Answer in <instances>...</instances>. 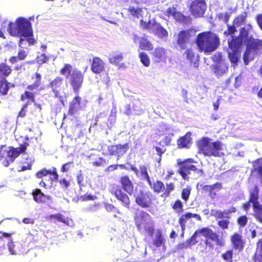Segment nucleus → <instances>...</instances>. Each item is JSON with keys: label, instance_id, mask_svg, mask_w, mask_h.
<instances>
[{"label": "nucleus", "instance_id": "obj_1", "mask_svg": "<svg viewBox=\"0 0 262 262\" xmlns=\"http://www.w3.org/2000/svg\"><path fill=\"white\" fill-rule=\"evenodd\" d=\"M199 234H202L206 238L204 243L201 242L198 246L200 248L201 252L202 253H208L212 251L214 245L213 242L219 247H223L225 245V240L223 237H220L219 235L211 229L208 227H203L197 229L193 234L186 241V246L182 244L183 247H191L195 245L198 241L196 239Z\"/></svg>", "mask_w": 262, "mask_h": 262}, {"label": "nucleus", "instance_id": "obj_2", "mask_svg": "<svg viewBox=\"0 0 262 262\" xmlns=\"http://www.w3.org/2000/svg\"><path fill=\"white\" fill-rule=\"evenodd\" d=\"M120 185L112 184L109 186V192L122 206L129 208L130 205V199L129 196L133 194L134 185L127 175L121 176L119 179Z\"/></svg>", "mask_w": 262, "mask_h": 262}, {"label": "nucleus", "instance_id": "obj_3", "mask_svg": "<svg viewBox=\"0 0 262 262\" xmlns=\"http://www.w3.org/2000/svg\"><path fill=\"white\" fill-rule=\"evenodd\" d=\"M223 144L219 140L212 142V139L203 137L196 142L198 153L205 157H221L223 155L222 152Z\"/></svg>", "mask_w": 262, "mask_h": 262}, {"label": "nucleus", "instance_id": "obj_4", "mask_svg": "<svg viewBox=\"0 0 262 262\" xmlns=\"http://www.w3.org/2000/svg\"><path fill=\"white\" fill-rule=\"evenodd\" d=\"M195 42L200 52L210 53L218 48L220 40L216 34L211 31H204L198 34Z\"/></svg>", "mask_w": 262, "mask_h": 262}, {"label": "nucleus", "instance_id": "obj_5", "mask_svg": "<svg viewBox=\"0 0 262 262\" xmlns=\"http://www.w3.org/2000/svg\"><path fill=\"white\" fill-rule=\"evenodd\" d=\"M31 83L27 87V90L21 95L20 99L22 101L27 100L31 102H35V90H43L42 85V75L38 72H36L30 77Z\"/></svg>", "mask_w": 262, "mask_h": 262}, {"label": "nucleus", "instance_id": "obj_6", "mask_svg": "<svg viewBox=\"0 0 262 262\" xmlns=\"http://www.w3.org/2000/svg\"><path fill=\"white\" fill-rule=\"evenodd\" d=\"M16 26L14 27V24L10 22L9 24L8 30L12 36L19 35L25 37L33 36V30L31 24L27 18L19 17L16 21Z\"/></svg>", "mask_w": 262, "mask_h": 262}, {"label": "nucleus", "instance_id": "obj_7", "mask_svg": "<svg viewBox=\"0 0 262 262\" xmlns=\"http://www.w3.org/2000/svg\"><path fill=\"white\" fill-rule=\"evenodd\" d=\"M245 45L246 48L243 58L244 63L248 64L256 56L260 55L262 53V39L250 38Z\"/></svg>", "mask_w": 262, "mask_h": 262}, {"label": "nucleus", "instance_id": "obj_8", "mask_svg": "<svg viewBox=\"0 0 262 262\" xmlns=\"http://www.w3.org/2000/svg\"><path fill=\"white\" fill-rule=\"evenodd\" d=\"M196 163L197 162L192 158H188L183 161L181 159L177 160V165L180 166L178 172L185 180H189L188 175L190 173V171L196 172L199 177L204 176L205 174L203 170L198 169L196 166L192 164Z\"/></svg>", "mask_w": 262, "mask_h": 262}, {"label": "nucleus", "instance_id": "obj_9", "mask_svg": "<svg viewBox=\"0 0 262 262\" xmlns=\"http://www.w3.org/2000/svg\"><path fill=\"white\" fill-rule=\"evenodd\" d=\"M136 226L139 231L144 229L152 234L154 231V222L150 215L144 210H141L134 217Z\"/></svg>", "mask_w": 262, "mask_h": 262}, {"label": "nucleus", "instance_id": "obj_10", "mask_svg": "<svg viewBox=\"0 0 262 262\" xmlns=\"http://www.w3.org/2000/svg\"><path fill=\"white\" fill-rule=\"evenodd\" d=\"M141 28L152 32L155 34L162 38L168 36L167 30L155 19H149L147 22L144 21L142 19L140 20Z\"/></svg>", "mask_w": 262, "mask_h": 262}, {"label": "nucleus", "instance_id": "obj_11", "mask_svg": "<svg viewBox=\"0 0 262 262\" xmlns=\"http://www.w3.org/2000/svg\"><path fill=\"white\" fill-rule=\"evenodd\" d=\"M153 195L150 191L140 190L135 195V203L142 208L147 209L153 205Z\"/></svg>", "mask_w": 262, "mask_h": 262}, {"label": "nucleus", "instance_id": "obj_12", "mask_svg": "<svg viewBox=\"0 0 262 262\" xmlns=\"http://www.w3.org/2000/svg\"><path fill=\"white\" fill-rule=\"evenodd\" d=\"M150 187L155 193L157 194L162 193L161 196L164 198L169 196L170 192L175 188L173 183H166L165 188L164 183L160 180H157L153 184L151 183V186Z\"/></svg>", "mask_w": 262, "mask_h": 262}, {"label": "nucleus", "instance_id": "obj_13", "mask_svg": "<svg viewBox=\"0 0 262 262\" xmlns=\"http://www.w3.org/2000/svg\"><path fill=\"white\" fill-rule=\"evenodd\" d=\"M68 79L74 92L78 94L83 82V73L80 70L74 69Z\"/></svg>", "mask_w": 262, "mask_h": 262}, {"label": "nucleus", "instance_id": "obj_14", "mask_svg": "<svg viewBox=\"0 0 262 262\" xmlns=\"http://www.w3.org/2000/svg\"><path fill=\"white\" fill-rule=\"evenodd\" d=\"M206 9L205 0H192L189 7L191 14L194 17H203Z\"/></svg>", "mask_w": 262, "mask_h": 262}, {"label": "nucleus", "instance_id": "obj_15", "mask_svg": "<svg viewBox=\"0 0 262 262\" xmlns=\"http://www.w3.org/2000/svg\"><path fill=\"white\" fill-rule=\"evenodd\" d=\"M166 14L168 17L172 16L177 21L182 24H190L192 22L190 16L184 15L182 12L177 11L174 6L169 7L166 10Z\"/></svg>", "mask_w": 262, "mask_h": 262}, {"label": "nucleus", "instance_id": "obj_16", "mask_svg": "<svg viewBox=\"0 0 262 262\" xmlns=\"http://www.w3.org/2000/svg\"><path fill=\"white\" fill-rule=\"evenodd\" d=\"M222 53L217 54V60L212 65L211 68L217 77H220L227 73L228 67L225 60L223 59Z\"/></svg>", "mask_w": 262, "mask_h": 262}, {"label": "nucleus", "instance_id": "obj_17", "mask_svg": "<svg viewBox=\"0 0 262 262\" xmlns=\"http://www.w3.org/2000/svg\"><path fill=\"white\" fill-rule=\"evenodd\" d=\"M129 148V144L127 143L111 145L107 147L108 154L111 156H117L119 159L126 154Z\"/></svg>", "mask_w": 262, "mask_h": 262}, {"label": "nucleus", "instance_id": "obj_18", "mask_svg": "<svg viewBox=\"0 0 262 262\" xmlns=\"http://www.w3.org/2000/svg\"><path fill=\"white\" fill-rule=\"evenodd\" d=\"M230 240L233 249L242 251L246 244V239L242 233L234 232L230 237Z\"/></svg>", "mask_w": 262, "mask_h": 262}, {"label": "nucleus", "instance_id": "obj_19", "mask_svg": "<svg viewBox=\"0 0 262 262\" xmlns=\"http://www.w3.org/2000/svg\"><path fill=\"white\" fill-rule=\"evenodd\" d=\"M150 54L154 63L165 62L167 58L166 49L161 47L155 48Z\"/></svg>", "mask_w": 262, "mask_h": 262}, {"label": "nucleus", "instance_id": "obj_20", "mask_svg": "<svg viewBox=\"0 0 262 262\" xmlns=\"http://www.w3.org/2000/svg\"><path fill=\"white\" fill-rule=\"evenodd\" d=\"M202 193L207 194L212 200L214 199L217 192L221 190L223 185L220 182H216L211 185H201Z\"/></svg>", "mask_w": 262, "mask_h": 262}, {"label": "nucleus", "instance_id": "obj_21", "mask_svg": "<svg viewBox=\"0 0 262 262\" xmlns=\"http://www.w3.org/2000/svg\"><path fill=\"white\" fill-rule=\"evenodd\" d=\"M191 35L189 30L179 31L177 35L176 42L181 50L186 48L190 41Z\"/></svg>", "mask_w": 262, "mask_h": 262}, {"label": "nucleus", "instance_id": "obj_22", "mask_svg": "<svg viewBox=\"0 0 262 262\" xmlns=\"http://www.w3.org/2000/svg\"><path fill=\"white\" fill-rule=\"evenodd\" d=\"M55 97H58L64 89V80L60 76H57L48 84Z\"/></svg>", "mask_w": 262, "mask_h": 262}, {"label": "nucleus", "instance_id": "obj_23", "mask_svg": "<svg viewBox=\"0 0 262 262\" xmlns=\"http://www.w3.org/2000/svg\"><path fill=\"white\" fill-rule=\"evenodd\" d=\"M49 175L50 180L51 182L57 181L59 179V174H58L57 169L55 167H52L51 169H47L46 168H42L37 171L35 176L38 179H42L43 177Z\"/></svg>", "mask_w": 262, "mask_h": 262}, {"label": "nucleus", "instance_id": "obj_24", "mask_svg": "<svg viewBox=\"0 0 262 262\" xmlns=\"http://www.w3.org/2000/svg\"><path fill=\"white\" fill-rule=\"evenodd\" d=\"M82 108V98L79 95H76L69 103L68 115L74 116Z\"/></svg>", "mask_w": 262, "mask_h": 262}, {"label": "nucleus", "instance_id": "obj_25", "mask_svg": "<svg viewBox=\"0 0 262 262\" xmlns=\"http://www.w3.org/2000/svg\"><path fill=\"white\" fill-rule=\"evenodd\" d=\"M29 145V144L28 142H24L20 144L19 147H10L9 150L7 152V156L11 159V162H13L14 160L21 154H25Z\"/></svg>", "mask_w": 262, "mask_h": 262}, {"label": "nucleus", "instance_id": "obj_26", "mask_svg": "<svg viewBox=\"0 0 262 262\" xmlns=\"http://www.w3.org/2000/svg\"><path fill=\"white\" fill-rule=\"evenodd\" d=\"M124 58V55L123 53L115 51L110 55L108 60L111 63L120 68L125 67V64L123 63Z\"/></svg>", "mask_w": 262, "mask_h": 262}, {"label": "nucleus", "instance_id": "obj_27", "mask_svg": "<svg viewBox=\"0 0 262 262\" xmlns=\"http://www.w3.org/2000/svg\"><path fill=\"white\" fill-rule=\"evenodd\" d=\"M91 70L94 73L99 74L104 71L105 63L99 57H94L92 59Z\"/></svg>", "mask_w": 262, "mask_h": 262}, {"label": "nucleus", "instance_id": "obj_28", "mask_svg": "<svg viewBox=\"0 0 262 262\" xmlns=\"http://www.w3.org/2000/svg\"><path fill=\"white\" fill-rule=\"evenodd\" d=\"M195 218L198 221L201 220V216L196 213H192L191 212H186L182 214L178 219V223L181 229H186L187 222L191 218Z\"/></svg>", "mask_w": 262, "mask_h": 262}, {"label": "nucleus", "instance_id": "obj_29", "mask_svg": "<svg viewBox=\"0 0 262 262\" xmlns=\"http://www.w3.org/2000/svg\"><path fill=\"white\" fill-rule=\"evenodd\" d=\"M191 136V133L188 132L184 136L180 137L177 141L178 147L180 149L189 148L192 143Z\"/></svg>", "mask_w": 262, "mask_h": 262}, {"label": "nucleus", "instance_id": "obj_30", "mask_svg": "<svg viewBox=\"0 0 262 262\" xmlns=\"http://www.w3.org/2000/svg\"><path fill=\"white\" fill-rule=\"evenodd\" d=\"M243 41L244 40L239 36H232L231 39L228 40V47L232 51L239 52L243 45Z\"/></svg>", "mask_w": 262, "mask_h": 262}, {"label": "nucleus", "instance_id": "obj_31", "mask_svg": "<svg viewBox=\"0 0 262 262\" xmlns=\"http://www.w3.org/2000/svg\"><path fill=\"white\" fill-rule=\"evenodd\" d=\"M253 30L252 26L250 24H247L239 29V36L242 38L245 43L249 41L250 38L253 37L250 35V33Z\"/></svg>", "mask_w": 262, "mask_h": 262}, {"label": "nucleus", "instance_id": "obj_32", "mask_svg": "<svg viewBox=\"0 0 262 262\" xmlns=\"http://www.w3.org/2000/svg\"><path fill=\"white\" fill-rule=\"evenodd\" d=\"M236 211V208L232 206L229 209L225 210L224 211H221L220 210H215L213 213H212V215L216 220H218L219 219H223L224 217L225 219H229L230 218L229 214L234 213Z\"/></svg>", "mask_w": 262, "mask_h": 262}, {"label": "nucleus", "instance_id": "obj_33", "mask_svg": "<svg viewBox=\"0 0 262 262\" xmlns=\"http://www.w3.org/2000/svg\"><path fill=\"white\" fill-rule=\"evenodd\" d=\"M34 200L37 203H44L47 200H50V196L41 192L40 189L36 188L32 193Z\"/></svg>", "mask_w": 262, "mask_h": 262}, {"label": "nucleus", "instance_id": "obj_34", "mask_svg": "<svg viewBox=\"0 0 262 262\" xmlns=\"http://www.w3.org/2000/svg\"><path fill=\"white\" fill-rule=\"evenodd\" d=\"M165 239L161 230H157L155 238L152 241L154 246L156 248L162 247L166 249Z\"/></svg>", "mask_w": 262, "mask_h": 262}, {"label": "nucleus", "instance_id": "obj_35", "mask_svg": "<svg viewBox=\"0 0 262 262\" xmlns=\"http://www.w3.org/2000/svg\"><path fill=\"white\" fill-rule=\"evenodd\" d=\"M253 209V216L255 220L262 224V205L259 202L252 204Z\"/></svg>", "mask_w": 262, "mask_h": 262}, {"label": "nucleus", "instance_id": "obj_36", "mask_svg": "<svg viewBox=\"0 0 262 262\" xmlns=\"http://www.w3.org/2000/svg\"><path fill=\"white\" fill-rule=\"evenodd\" d=\"M11 67L6 63H0V79H6L12 73Z\"/></svg>", "mask_w": 262, "mask_h": 262}, {"label": "nucleus", "instance_id": "obj_37", "mask_svg": "<svg viewBox=\"0 0 262 262\" xmlns=\"http://www.w3.org/2000/svg\"><path fill=\"white\" fill-rule=\"evenodd\" d=\"M139 47L141 50L151 51L153 50V44L146 38L141 37L139 42Z\"/></svg>", "mask_w": 262, "mask_h": 262}, {"label": "nucleus", "instance_id": "obj_38", "mask_svg": "<svg viewBox=\"0 0 262 262\" xmlns=\"http://www.w3.org/2000/svg\"><path fill=\"white\" fill-rule=\"evenodd\" d=\"M8 246L10 252L13 254H18L22 252L21 245L18 242H9Z\"/></svg>", "mask_w": 262, "mask_h": 262}, {"label": "nucleus", "instance_id": "obj_39", "mask_svg": "<svg viewBox=\"0 0 262 262\" xmlns=\"http://www.w3.org/2000/svg\"><path fill=\"white\" fill-rule=\"evenodd\" d=\"M259 189L257 185H255L253 188L250 190L249 194V202L252 204L259 202L258 201Z\"/></svg>", "mask_w": 262, "mask_h": 262}, {"label": "nucleus", "instance_id": "obj_40", "mask_svg": "<svg viewBox=\"0 0 262 262\" xmlns=\"http://www.w3.org/2000/svg\"><path fill=\"white\" fill-rule=\"evenodd\" d=\"M74 69L70 63H64L63 67L60 69L59 72L62 76L66 77V79H69L71 75L72 72Z\"/></svg>", "mask_w": 262, "mask_h": 262}, {"label": "nucleus", "instance_id": "obj_41", "mask_svg": "<svg viewBox=\"0 0 262 262\" xmlns=\"http://www.w3.org/2000/svg\"><path fill=\"white\" fill-rule=\"evenodd\" d=\"M31 37H26V38H20L18 41V46L21 48H26L27 46L34 45L36 41L34 38Z\"/></svg>", "mask_w": 262, "mask_h": 262}, {"label": "nucleus", "instance_id": "obj_42", "mask_svg": "<svg viewBox=\"0 0 262 262\" xmlns=\"http://www.w3.org/2000/svg\"><path fill=\"white\" fill-rule=\"evenodd\" d=\"M49 217L51 219H55L57 221L61 222L67 225L70 226L71 223H73L72 220L71 219L65 218L63 215L60 213H56L51 214L49 215Z\"/></svg>", "mask_w": 262, "mask_h": 262}, {"label": "nucleus", "instance_id": "obj_43", "mask_svg": "<svg viewBox=\"0 0 262 262\" xmlns=\"http://www.w3.org/2000/svg\"><path fill=\"white\" fill-rule=\"evenodd\" d=\"M140 175L143 179L145 180L149 186H151V181L148 174L147 168L146 165H142L139 166Z\"/></svg>", "mask_w": 262, "mask_h": 262}, {"label": "nucleus", "instance_id": "obj_44", "mask_svg": "<svg viewBox=\"0 0 262 262\" xmlns=\"http://www.w3.org/2000/svg\"><path fill=\"white\" fill-rule=\"evenodd\" d=\"M127 11L133 18H139L142 17L143 11L141 8L129 6L127 9Z\"/></svg>", "mask_w": 262, "mask_h": 262}, {"label": "nucleus", "instance_id": "obj_45", "mask_svg": "<svg viewBox=\"0 0 262 262\" xmlns=\"http://www.w3.org/2000/svg\"><path fill=\"white\" fill-rule=\"evenodd\" d=\"M139 57L140 62L145 67H148L150 64V60L148 54L143 51L139 53Z\"/></svg>", "mask_w": 262, "mask_h": 262}, {"label": "nucleus", "instance_id": "obj_46", "mask_svg": "<svg viewBox=\"0 0 262 262\" xmlns=\"http://www.w3.org/2000/svg\"><path fill=\"white\" fill-rule=\"evenodd\" d=\"M247 13L246 12H244L241 15L237 16L233 20V24L236 27H239L243 24L247 18Z\"/></svg>", "mask_w": 262, "mask_h": 262}, {"label": "nucleus", "instance_id": "obj_47", "mask_svg": "<svg viewBox=\"0 0 262 262\" xmlns=\"http://www.w3.org/2000/svg\"><path fill=\"white\" fill-rule=\"evenodd\" d=\"M10 83L6 79H0V94L6 95L9 89Z\"/></svg>", "mask_w": 262, "mask_h": 262}, {"label": "nucleus", "instance_id": "obj_48", "mask_svg": "<svg viewBox=\"0 0 262 262\" xmlns=\"http://www.w3.org/2000/svg\"><path fill=\"white\" fill-rule=\"evenodd\" d=\"M135 103L128 104L125 110V114L127 115H130L134 112L135 115L140 114L142 112V109L139 108H135Z\"/></svg>", "mask_w": 262, "mask_h": 262}, {"label": "nucleus", "instance_id": "obj_49", "mask_svg": "<svg viewBox=\"0 0 262 262\" xmlns=\"http://www.w3.org/2000/svg\"><path fill=\"white\" fill-rule=\"evenodd\" d=\"M172 208L179 213L183 211V205L182 202L179 199L177 200L173 204L171 205Z\"/></svg>", "mask_w": 262, "mask_h": 262}, {"label": "nucleus", "instance_id": "obj_50", "mask_svg": "<svg viewBox=\"0 0 262 262\" xmlns=\"http://www.w3.org/2000/svg\"><path fill=\"white\" fill-rule=\"evenodd\" d=\"M239 52L232 51L228 53V57L233 67L237 64L238 61V53Z\"/></svg>", "mask_w": 262, "mask_h": 262}, {"label": "nucleus", "instance_id": "obj_51", "mask_svg": "<svg viewBox=\"0 0 262 262\" xmlns=\"http://www.w3.org/2000/svg\"><path fill=\"white\" fill-rule=\"evenodd\" d=\"M174 136L173 133L168 134L167 136H165L163 139L159 143V145H163L164 146H169L171 144L172 137Z\"/></svg>", "mask_w": 262, "mask_h": 262}, {"label": "nucleus", "instance_id": "obj_52", "mask_svg": "<svg viewBox=\"0 0 262 262\" xmlns=\"http://www.w3.org/2000/svg\"><path fill=\"white\" fill-rule=\"evenodd\" d=\"M191 188L190 186L183 188L181 192V198L185 202H187L190 195Z\"/></svg>", "mask_w": 262, "mask_h": 262}, {"label": "nucleus", "instance_id": "obj_53", "mask_svg": "<svg viewBox=\"0 0 262 262\" xmlns=\"http://www.w3.org/2000/svg\"><path fill=\"white\" fill-rule=\"evenodd\" d=\"M233 255V250H228L222 254V257L225 261L232 262Z\"/></svg>", "mask_w": 262, "mask_h": 262}, {"label": "nucleus", "instance_id": "obj_54", "mask_svg": "<svg viewBox=\"0 0 262 262\" xmlns=\"http://www.w3.org/2000/svg\"><path fill=\"white\" fill-rule=\"evenodd\" d=\"M227 29L224 32V34L225 36L231 35L232 36H233L232 35L237 31L236 29V26L233 24L232 25H227Z\"/></svg>", "mask_w": 262, "mask_h": 262}, {"label": "nucleus", "instance_id": "obj_55", "mask_svg": "<svg viewBox=\"0 0 262 262\" xmlns=\"http://www.w3.org/2000/svg\"><path fill=\"white\" fill-rule=\"evenodd\" d=\"M236 222L239 228L244 227L248 223V217L246 215L239 216L237 217Z\"/></svg>", "mask_w": 262, "mask_h": 262}, {"label": "nucleus", "instance_id": "obj_56", "mask_svg": "<svg viewBox=\"0 0 262 262\" xmlns=\"http://www.w3.org/2000/svg\"><path fill=\"white\" fill-rule=\"evenodd\" d=\"M217 222V225L222 229H227L229 228L230 221L229 219H223Z\"/></svg>", "mask_w": 262, "mask_h": 262}, {"label": "nucleus", "instance_id": "obj_57", "mask_svg": "<svg viewBox=\"0 0 262 262\" xmlns=\"http://www.w3.org/2000/svg\"><path fill=\"white\" fill-rule=\"evenodd\" d=\"M184 54H186L187 59L190 62H193L195 60V55L191 49H187L185 51Z\"/></svg>", "mask_w": 262, "mask_h": 262}, {"label": "nucleus", "instance_id": "obj_58", "mask_svg": "<svg viewBox=\"0 0 262 262\" xmlns=\"http://www.w3.org/2000/svg\"><path fill=\"white\" fill-rule=\"evenodd\" d=\"M74 165L73 162H68L63 164L61 167V171L62 172H66L69 171Z\"/></svg>", "mask_w": 262, "mask_h": 262}, {"label": "nucleus", "instance_id": "obj_59", "mask_svg": "<svg viewBox=\"0 0 262 262\" xmlns=\"http://www.w3.org/2000/svg\"><path fill=\"white\" fill-rule=\"evenodd\" d=\"M36 59L37 63L42 64L47 62L49 60V58L46 55L45 53H42L40 56H38L36 58Z\"/></svg>", "mask_w": 262, "mask_h": 262}, {"label": "nucleus", "instance_id": "obj_60", "mask_svg": "<svg viewBox=\"0 0 262 262\" xmlns=\"http://www.w3.org/2000/svg\"><path fill=\"white\" fill-rule=\"evenodd\" d=\"M97 196L94 195L85 194L84 195H81L79 198V200L81 201H93L96 200Z\"/></svg>", "mask_w": 262, "mask_h": 262}, {"label": "nucleus", "instance_id": "obj_61", "mask_svg": "<svg viewBox=\"0 0 262 262\" xmlns=\"http://www.w3.org/2000/svg\"><path fill=\"white\" fill-rule=\"evenodd\" d=\"M106 164V160L102 157L98 158V160L93 162L92 164L95 166H100Z\"/></svg>", "mask_w": 262, "mask_h": 262}, {"label": "nucleus", "instance_id": "obj_62", "mask_svg": "<svg viewBox=\"0 0 262 262\" xmlns=\"http://www.w3.org/2000/svg\"><path fill=\"white\" fill-rule=\"evenodd\" d=\"M105 208L107 211H108L110 212L115 211L118 214L120 213L119 210L117 207H116L114 205H113V204L106 205L105 206Z\"/></svg>", "mask_w": 262, "mask_h": 262}, {"label": "nucleus", "instance_id": "obj_63", "mask_svg": "<svg viewBox=\"0 0 262 262\" xmlns=\"http://www.w3.org/2000/svg\"><path fill=\"white\" fill-rule=\"evenodd\" d=\"M59 183L60 185V186H61V187L65 188V189L68 188L70 185V182L69 181H68L67 179H66L65 178H63V179H61L60 180H59Z\"/></svg>", "mask_w": 262, "mask_h": 262}, {"label": "nucleus", "instance_id": "obj_64", "mask_svg": "<svg viewBox=\"0 0 262 262\" xmlns=\"http://www.w3.org/2000/svg\"><path fill=\"white\" fill-rule=\"evenodd\" d=\"M28 53L26 51L23 50H20L18 51L17 58H18L19 60H24L27 56Z\"/></svg>", "mask_w": 262, "mask_h": 262}]
</instances>
